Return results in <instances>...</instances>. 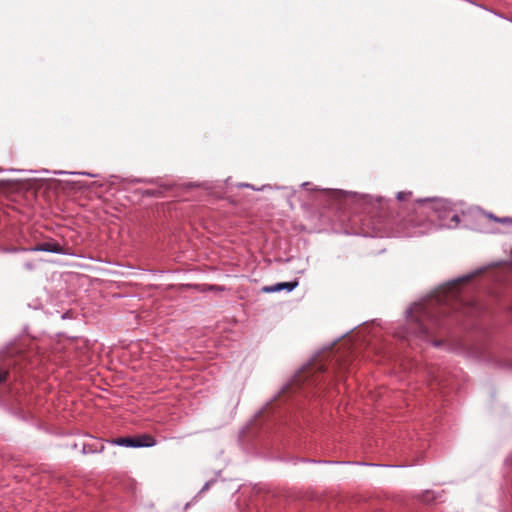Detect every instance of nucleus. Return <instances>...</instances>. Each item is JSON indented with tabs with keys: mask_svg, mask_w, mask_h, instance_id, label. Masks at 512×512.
Masks as SVG:
<instances>
[{
	"mask_svg": "<svg viewBox=\"0 0 512 512\" xmlns=\"http://www.w3.org/2000/svg\"><path fill=\"white\" fill-rule=\"evenodd\" d=\"M346 366H347L346 362L339 364L338 370L335 372V373H336V376H337V378H338L339 380H341V379H342L340 374H341L342 370H343L344 368H346Z\"/></svg>",
	"mask_w": 512,
	"mask_h": 512,
	"instance_id": "nucleus-9",
	"label": "nucleus"
},
{
	"mask_svg": "<svg viewBox=\"0 0 512 512\" xmlns=\"http://www.w3.org/2000/svg\"><path fill=\"white\" fill-rule=\"evenodd\" d=\"M451 222H453V224H449L448 227L449 228H455L458 226L459 224V216L457 214H454L452 217H451Z\"/></svg>",
	"mask_w": 512,
	"mask_h": 512,
	"instance_id": "nucleus-8",
	"label": "nucleus"
},
{
	"mask_svg": "<svg viewBox=\"0 0 512 512\" xmlns=\"http://www.w3.org/2000/svg\"><path fill=\"white\" fill-rule=\"evenodd\" d=\"M112 443L125 447H151L156 444V440L150 434H142L134 437H119Z\"/></svg>",
	"mask_w": 512,
	"mask_h": 512,
	"instance_id": "nucleus-3",
	"label": "nucleus"
},
{
	"mask_svg": "<svg viewBox=\"0 0 512 512\" xmlns=\"http://www.w3.org/2000/svg\"><path fill=\"white\" fill-rule=\"evenodd\" d=\"M35 250H37V251H47V252H59L60 251V246L57 243L46 242V243H42V244L37 245Z\"/></svg>",
	"mask_w": 512,
	"mask_h": 512,
	"instance_id": "nucleus-5",
	"label": "nucleus"
},
{
	"mask_svg": "<svg viewBox=\"0 0 512 512\" xmlns=\"http://www.w3.org/2000/svg\"><path fill=\"white\" fill-rule=\"evenodd\" d=\"M297 286H298V281L295 280V281H292V282H282V283H277V284L271 285V286H264L262 288V291L265 292V293L279 292V291H281L283 289H285L287 291H292Z\"/></svg>",
	"mask_w": 512,
	"mask_h": 512,
	"instance_id": "nucleus-4",
	"label": "nucleus"
},
{
	"mask_svg": "<svg viewBox=\"0 0 512 512\" xmlns=\"http://www.w3.org/2000/svg\"><path fill=\"white\" fill-rule=\"evenodd\" d=\"M488 219H491L495 222L501 223V224H512V218L510 217H496L493 214L489 213L486 215Z\"/></svg>",
	"mask_w": 512,
	"mask_h": 512,
	"instance_id": "nucleus-6",
	"label": "nucleus"
},
{
	"mask_svg": "<svg viewBox=\"0 0 512 512\" xmlns=\"http://www.w3.org/2000/svg\"><path fill=\"white\" fill-rule=\"evenodd\" d=\"M450 296H438L422 303L414 304L409 311V320L415 326V331L428 336L437 327L438 317L447 311Z\"/></svg>",
	"mask_w": 512,
	"mask_h": 512,
	"instance_id": "nucleus-1",
	"label": "nucleus"
},
{
	"mask_svg": "<svg viewBox=\"0 0 512 512\" xmlns=\"http://www.w3.org/2000/svg\"><path fill=\"white\" fill-rule=\"evenodd\" d=\"M8 374L7 369L0 367V383L6 381Z\"/></svg>",
	"mask_w": 512,
	"mask_h": 512,
	"instance_id": "nucleus-7",
	"label": "nucleus"
},
{
	"mask_svg": "<svg viewBox=\"0 0 512 512\" xmlns=\"http://www.w3.org/2000/svg\"><path fill=\"white\" fill-rule=\"evenodd\" d=\"M405 197H406V193H404V192H399L397 195V198L399 200H403Z\"/></svg>",
	"mask_w": 512,
	"mask_h": 512,
	"instance_id": "nucleus-10",
	"label": "nucleus"
},
{
	"mask_svg": "<svg viewBox=\"0 0 512 512\" xmlns=\"http://www.w3.org/2000/svg\"><path fill=\"white\" fill-rule=\"evenodd\" d=\"M326 365L321 360H315L303 367L293 378L288 388L290 391L300 389L304 384H315L319 376L326 371Z\"/></svg>",
	"mask_w": 512,
	"mask_h": 512,
	"instance_id": "nucleus-2",
	"label": "nucleus"
},
{
	"mask_svg": "<svg viewBox=\"0 0 512 512\" xmlns=\"http://www.w3.org/2000/svg\"><path fill=\"white\" fill-rule=\"evenodd\" d=\"M423 501H429L430 500V493L429 492H426L424 495H423Z\"/></svg>",
	"mask_w": 512,
	"mask_h": 512,
	"instance_id": "nucleus-11",
	"label": "nucleus"
},
{
	"mask_svg": "<svg viewBox=\"0 0 512 512\" xmlns=\"http://www.w3.org/2000/svg\"><path fill=\"white\" fill-rule=\"evenodd\" d=\"M434 345H435V346H438V345H440V342H439V341H435V342H434Z\"/></svg>",
	"mask_w": 512,
	"mask_h": 512,
	"instance_id": "nucleus-12",
	"label": "nucleus"
}]
</instances>
